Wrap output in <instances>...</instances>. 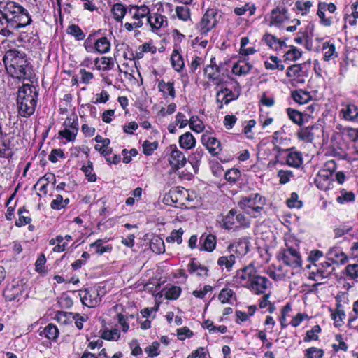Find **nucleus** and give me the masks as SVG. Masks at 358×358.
<instances>
[{
  "instance_id": "obj_31",
  "label": "nucleus",
  "mask_w": 358,
  "mask_h": 358,
  "mask_svg": "<svg viewBox=\"0 0 358 358\" xmlns=\"http://www.w3.org/2000/svg\"><path fill=\"white\" fill-rule=\"evenodd\" d=\"M292 97L294 101L299 104H304L308 102L312 96L308 92L303 90H295L292 92Z\"/></svg>"
},
{
  "instance_id": "obj_53",
  "label": "nucleus",
  "mask_w": 358,
  "mask_h": 358,
  "mask_svg": "<svg viewBox=\"0 0 358 358\" xmlns=\"http://www.w3.org/2000/svg\"><path fill=\"white\" fill-rule=\"evenodd\" d=\"M176 12L179 19L187 21L190 17V10L187 6H177Z\"/></svg>"
},
{
  "instance_id": "obj_11",
  "label": "nucleus",
  "mask_w": 358,
  "mask_h": 358,
  "mask_svg": "<svg viewBox=\"0 0 358 358\" xmlns=\"http://www.w3.org/2000/svg\"><path fill=\"white\" fill-rule=\"evenodd\" d=\"M271 284V283L270 282L269 280L264 276L260 275L256 269L255 275L252 278V280L250 282L248 289L255 292L256 294H261L265 292V291L268 287V285Z\"/></svg>"
},
{
  "instance_id": "obj_36",
  "label": "nucleus",
  "mask_w": 358,
  "mask_h": 358,
  "mask_svg": "<svg viewBox=\"0 0 358 358\" xmlns=\"http://www.w3.org/2000/svg\"><path fill=\"white\" fill-rule=\"evenodd\" d=\"M188 271L190 273H196L198 276L206 277L208 275V269L204 266L195 262L194 260L188 265Z\"/></svg>"
},
{
  "instance_id": "obj_5",
  "label": "nucleus",
  "mask_w": 358,
  "mask_h": 358,
  "mask_svg": "<svg viewBox=\"0 0 358 358\" xmlns=\"http://www.w3.org/2000/svg\"><path fill=\"white\" fill-rule=\"evenodd\" d=\"M278 258L292 268H301L302 266V259L298 247H293L287 243L286 248L278 253Z\"/></svg>"
},
{
  "instance_id": "obj_50",
  "label": "nucleus",
  "mask_w": 358,
  "mask_h": 358,
  "mask_svg": "<svg viewBox=\"0 0 358 358\" xmlns=\"http://www.w3.org/2000/svg\"><path fill=\"white\" fill-rule=\"evenodd\" d=\"M241 171L238 169H231L224 175L225 179L229 182H235L241 178Z\"/></svg>"
},
{
  "instance_id": "obj_27",
  "label": "nucleus",
  "mask_w": 358,
  "mask_h": 358,
  "mask_svg": "<svg viewBox=\"0 0 358 358\" xmlns=\"http://www.w3.org/2000/svg\"><path fill=\"white\" fill-rule=\"evenodd\" d=\"M322 50L324 52V60L326 62H329L338 57L335 45L330 43V41L324 43Z\"/></svg>"
},
{
  "instance_id": "obj_25",
  "label": "nucleus",
  "mask_w": 358,
  "mask_h": 358,
  "mask_svg": "<svg viewBox=\"0 0 358 358\" xmlns=\"http://www.w3.org/2000/svg\"><path fill=\"white\" fill-rule=\"evenodd\" d=\"M179 144L182 148L189 150L195 146L196 139L192 133L187 131L180 136Z\"/></svg>"
},
{
  "instance_id": "obj_29",
  "label": "nucleus",
  "mask_w": 358,
  "mask_h": 358,
  "mask_svg": "<svg viewBox=\"0 0 358 358\" xmlns=\"http://www.w3.org/2000/svg\"><path fill=\"white\" fill-rule=\"evenodd\" d=\"M287 164L289 166L299 168L303 163L302 155L299 152H290L286 159Z\"/></svg>"
},
{
  "instance_id": "obj_15",
  "label": "nucleus",
  "mask_w": 358,
  "mask_h": 358,
  "mask_svg": "<svg viewBox=\"0 0 358 358\" xmlns=\"http://www.w3.org/2000/svg\"><path fill=\"white\" fill-rule=\"evenodd\" d=\"M201 143L213 156L218 155L222 150L220 142L215 137L210 136L208 131L202 135Z\"/></svg>"
},
{
  "instance_id": "obj_64",
  "label": "nucleus",
  "mask_w": 358,
  "mask_h": 358,
  "mask_svg": "<svg viewBox=\"0 0 358 358\" xmlns=\"http://www.w3.org/2000/svg\"><path fill=\"white\" fill-rule=\"evenodd\" d=\"M286 59L290 60H296L301 56V52L295 47H292L289 50H288L285 55Z\"/></svg>"
},
{
  "instance_id": "obj_56",
  "label": "nucleus",
  "mask_w": 358,
  "mask_h": 358,
  "mask_svg": "<svg viewBox=\"0 0 358 358\" xmlns=\"http://www.w3.org/2000/svg\"><path fill=\"white\" fill-rule=\"evenodd\" d=\"M287 204L289 208H300L302 207V202L299 200V196L296 192H292L289 199L287 201Z\"/></svg>"
},
{
  "instance_id": "obj_32",
  "label": "nucleus",
  "mask_w": 358,
  "mask_h": 358,
  "mask_svg": "<svg viewBox=\"0 0 358 358\" xmlns=\"http://www.w3.org/2000/svg\"><path fill=\"white\" fill-rule=\"evenodd\" d=\"M158 88L159 90L164 94V97H166V95L170 96L172 99L176 97L173 83H166L164 80H162L158 83Z\"/></svg>"
},
{
  "instance_id": "obj_18",
  "label": "nucleus",
  "mask_w": 358,
  "mask_h": 358,
  "mask_svg": "<svg viewBox=\"0 0 358 358\" xmlns=\"http://www.w3.org/2000/svg\"><path fill=\"white\" fill-rule=\"evenodd\" d=\"M94 140L96 142V145L94 147L96 150L103 155L106 157V159L111 164V158L108 157L111 152V150L109 148L110 140L108 138H103L101 135H97Z\"/></svg>"
},
{
  "instance_id": "obj_16",
  "label": "nucleus",
  "mask_w": 358,
  "mask_h": 358,
  "mask_svg": "<svg viewBox=\"0 0 358 358\" xmlns=\"http://www.w3.org/2000/svg\"><path fill=\"white\" fill-rule=\"evenodd\" d=\"M288 19V9L285 6H278L271 13L270 25L280 27Z\"/></svg>"
},
{
  "instance_id": "obj_37",
  "label": "nucleus",
  "mask_w": 358,
  "mask_h": 358,
  "mask_svg": "<svg viewBox=\"0 0 358 358\" xmlns=\"http://www.w3.org/2000/svg\"><path fill=\"white\" fill-rule=\"evenodd\" d=\"M13 155V148L10 147L9 138H4L0 142V156L4 158H10Z\"/></svg>"
},
{
  "instance_id": "obj_43",
  "label": "nucleus",
  "mask_w": 358,
  "mask_h": 358,
  "mask_svg": "<svg viewBox=\"0 0 358 358\" xmlns=\"http://www.w3.org/2000/svg\"><path fill=\"white\" fill-rule=\"evenodd\" d=\"M355 196L352 192H348L343 189L340 192V195L336 198L338 203L343 204L347 202L355 201Z\"/></svg>"
},
{
  "instance_id": "obj_62",
  "label": "nucleus",
  "mask_w": 358,
  "mask_h": 358,
  "mask_svg": "<svg viewBox=\"0 0 358 358\" xmlns=\"http://www.w3.org/2000/svg\"><path fill=\"white\" fill-rule=\"evenodd\" d=\"M293 172L291 171H285V170H280L278 172V176L280 178V184H286L287 183L291 177H293Z\"/></svg>"
},
{
  "instance_id": "obj_23",
  "label": "nucleus",
  "mask_w": 358,
  "mask_h": 358,
  "mask_svg": "<svg viewBox=\"0 0 358 358\" xmlns=\"http://www.w3.org/2000/svg\"><path fill=\"white\" fill-rule=\"evenodd\" d=\"M129 12L133 13L132 18L134 20H141L145 17L148 18V16L150 15V9L145 5L133 6L129 8Z\"/></svg>"
},
{
  "instance_id": "obj_28",
  "label": "nucleus",
  "mask_w": 358,
  "mask_h": 358,
  "mask_svg": "<svg viewBox=\"0 0 358 358\" xmlns=\"http://www.w3.org/2000/svg\"><path fill=\"white\" fill-rule=\"evenodd\" d=\"M345 120L352 121L358 117V108L354 104H348L341 110Z\"/></svg>"
},
{
  "instance_id": "obj_42",
  "label": "nucleus",
  "mask_w": 358,
  "mask_h": 358,
  "mask_svg": "<svg viewBox=\"0 0 358 358\" xmlns=\"http://www.w3.org/2000/svg\"><path fill=\"white\" fill-rule=\"evenodd\" d=\"M21 290L18 287L12 286L3 292V296L7 301L18 300L17 298Z\"/></svg>"
},
{
  "instance_id": "obj_54",
  "label": "nucleus",
  "mask_w": 358,
  "mask_h": 358,
  "mask_svg": "<svg viewBox=\"0 0 358 358\" xmlns=\"http://www.w3.org/2000/svg\"><path fill=\"white\" fill-rule=\"evenodd\" d=\"M157 147L158 143L157 141L150 142L149 141H145L143 143V153L147 156L151 155L157 150Z\"/></svg>"
},
{
  "instance_id": "obj_49",
  "label": "nucleus",
  "mask_w": 358,
  "mask_h": 358,
  "mask_svg": "<svg viewBox=\"0 0 358 358\" xmlns=\"http://www.w3.org/2000/svg\"><path fill=\"white\" fill-rule=\"evenodd\" d=\"M184 233V231L182 228L179 229H174L171 231L169 236L166 238V241L168 243H173L177 242L178 244H180L182 242V236Z\"/></svg>"
},
{
  "instance_id": "obj_24",
  "label": "nucleus",
  "mask_w": 358,
  "mask_h": 358,
  "mask_svg": "<svg viewBox=\"0 0 358 358\" xmlns=\"http://www.w3.org/2000/svg\"><path fill=\"white\" fill-rule=\"evenodd\" d=\"M148 22L152 29H159L164 26V23L167 24L166 17L157 13L148 16Z\"/></svg>"
},
{
  "instance_id": "obj_48",
  "label": "nucleus",
  "mask_w": 358,
  "mask_h": 358,
  "mask_svg": "<svg viewBox=\"0 0 358 358\" xmlns=\"http://www.w3.org/2000/svg\"><path fill=\"white\" fill-rule=\"evenodd\" d=\"M287 76L289 78H297L302 76L301 64H294L287 69Z\"/></svg>"
},
{
  "instance_id": "obj_46",
  "label": "nucleus",
  "mask_w": 358,
  "mask_h": 358,
  "mask_svg": "<svg viewBox=\"0 0 358 358\" xmlns=\"http://www.w3.org/2000/svg\"><path fill=\"white\" fill-rule=\"evenodd\" d=\"M321 332V328L319 325H315L310 330L306 331V336L303 338L305 342H310L311 341L318 340L317 334Z\"/></svg>"
},
{
  "instance_id": "obj_21",
  "label": "nucleus",
  "mask_w": 358,
  "mask_h": 358,
  "mask_svg": "<svg viewBox=\"0 0 358 358\" xmlns=\"http://www.w3.org/2000/svg\"><path fill=\"white\" fill-rule=\"evenodd\" d=\"M331 176L329 172L326 171H320L315 178V183L316 186L322 190L329 189Z\"/></svg>"
},
{
  "instance_id": "obj_34",
  "label": "nucleus",
  "mask_w": 358,
  "mask_h": 358,
  "mask_svg": "<svg viewBox=\"0 0 358 358\" xmlns=\"http://www.w3.org/2000/svg\"><path fill=\"white\" fill-rule=\"evenodd\" d=\"M150 249L156 254H162L165 251L164 240L158 236H154L150 243Z\"/></svg>"
},
{
  "instance_id": "obj_4",
  "label": "nucleus",
  "mask_w": 358,
  "mask_h": 358,
  "mask_svg": "<svg viewBox=\"0 0 358 358\" xmlns=\"http://www.w3.org/2000/svg\"><path fill=\"white\" fill-rule=\"evenodd\" d=\"M266 199L258 193H251L248 196L241 197L238 202V206L248 215L254 217H257L266 205Z\"/></svg>"
},
{
  "instance_id": "obj_6",
  "label": "nucleus",
  "mask_w": 358,
  "mask_h": 358,
  "mask_svg": "<svg viewBox=\"0 0 358 358\" xmlns=\"http://www.w3.org/2000/svg\"><path fill=\"white\" fill-rule=\"evenodd\" d=\"M221 15L215 9H208L203 15L196 28L202 35H206L209 31L215 27Z\"/></svg>"
},
{
  "instance_id": "obj_55",
  "label": "nucleus",
  "mask_w": 358,
  "mask_h": 358,
  "mask_svg": "<svg viewBox=\"0 0 358 358\" xmlns=\"http://www.w3.org/2000/svg\"><path fill=\"white\" fill-rule=\"evenodd\" d=\"M322 349L311 347L306 350V356L307 358H322L324 355Z\"/></svg>"
},
{
  "instance_id": "obj_2",
  "label": "nucleus",
  "mask_w": 358,
  "mask_h": 358,
  "mask_svg": "<svg viewBox=\"0 0 358 358\" xmlns=\"http://www.w3.org/2000/svg\"><path fill=\"white\" fill-rule=\"evenodd\" d=\"M3 61L14 82L28 78L29 64L22 53L16 50H10L4 55Z\"/></svg>"
},
{
  "instance_id": "obj_12",
  "label": "nucleus",
  "mask_w": 358,
  "mask_h": 358,
  "mask_svg": "<svg viewBox=\"0 0 358 358\" xmlns=\"http://www.w3.org/2000/svg\"><path fill=\"white\" fill-rule=\"evenodd\" d=\"M255 271L256 268L252 264L238 271L236 275L234 276L235 282L248 289Z\"/></svg>"
},
{
  "instance_id": "obj_52",
  "label": "nucleus",
  "mask_w": 358,
  "mask_h": 358,
  "mask_svg": "<svg viewBox=\"0 0 358 358\" xmlns=\"http://www.w3.org/2000/svg\"><path fill=\"white\" fill-rule=\"evenodd\" d=\"M181 293V289L178 286H171L165 292V297L168 299H177Z\"/></svg>"
},
{
  "instance_id": "obj_7",
  "label": "nucleus",
  "mask_w": 358,
  "mask_h": 358,
  "mask_svg": "<svg viewBox=\"0 0 358 358\" xmlns=\"http://www.w3.org/2000/svg\"><path fill=\"white\" fill-rule=\"evenodd\" d=\"M248 224L245 215L235 209L230 210L222 220V227L225 229L248 227Z\"/></svg>"
},
{
  "instance_id": "obj_30",
  "label": "nucleus",
  "mask_w": 358,
  "mask_h": 358,
  "mask_svg": "<svg viewBox=\"0 0 358 358\" xmlns=\"http://www.w3.org/2000/svg\"><path fill=\"white\" fill-rule=\"evenodd\" d=\"M236 262V257L234 254H229L220 257L217 260V265L221 268L224 267L227 271H231Z\"/></svg>"
},
{
  "instance_id": "obj_61",
  "label": "nucleus",
  "mask_w": 358,
  "mask_h": 358,
  "mask_svg": "<svg viewBox=\"0 0 358 358\" xmlns=\"http://www.w3.org/2000/svg\"><path fill=\"white\" fill-rule=\"evenodd\" d=\"M159 347V343L155 341L152 345L145 348V352L148 354V357H154L159 355L158 349Z\"/></svg>"
},
{
  "instance_id": "obj_9",
  "label": "nucleus",
  "mask_w": 358,
  "mask_h": 358,
  "mask_svg": "<svg viewBox=\"0 0 358 358\" xmlns=\"http://www.w3.org/2000/svg\"><path fill=\"white\" fill-rule=\"evenodd\" d=\"M322 131L318 124H310L308 126H300L296 135L299 140L306 143H313L316 136H319Z\"/></svg>"
},
{
  "instance_id": "obj_13",
  "label": "nucleus",
  "mask_w": 358,
  "mask_h": 358,
  "mask_svg": "<svg viewBox=\"0 0 358 358\" xmlns=\"http://www.w3.org/2000/svg\"><path fill=\"white\" fill-rule=\"evenodd\" d=\"M336 10V6L334 3H327L326 2H320L317 5V15L320 18V23L324 27H330L332 24V17H327L325 16V11L330 13H334Z\"/></svg>"
},
{
  "instance_id": "obj_51",
  "label": "nucleus",
  "mask_w": 358,
  "mask_h": 358,
  "mask_svg": "<svg viewBox=\"0 0 358 358\" xmlns=\"http://www.w3.org/2000/svg\"><path fill=\"white\" fill-rule=\"evenodd\" d=\"M68 33L73 36L78 41L84 39L85 36L81 29L76 24H71L68 27Z\"/></svg>"
},
{
  "instance_id": "obj_14",
  "label": "nucleus",
  "mask_w": 358,
  "mask_h": 358,
  "mask_svg": "<svg viewBox=\"0 0 358 358\" xmlns=\"http://www.w3.org/2000/svg\"><path fill=\"white\" fill-rule=\"evenodd\" d=\"M169 148L171 150V155L169 158L170 165L175 170L183 167L186 164V157L184 153L180 151L176 145H170Z\"/></svg>"
},
{
  "instance_id": "obj_17",
  "label": "nucleus",
  "mask_w": 358,
  "mask_h": 358,
  "mask_svg": "<svg viewBox=\"0 0 358 358\" xmlns=\"http://www.w3.org/2000/svg\"><path fill=\"white\" fill-rule=\"evenodd\" d=\"M315 266H317L316 271L312 272V275L315 276L314 280L315 281L329 278L335 270L331 263L328 262H321L318 265H315Z\"/></svg>"
},
{
  "instance_id": "obj_47",
  "label": "nucleus",
  "mask_w": 358,
  "mask_h": 358,
  "mask_svg": "<svg viewBox=\"0 0 358 358\" xmlns=\"http://www.w3.org/2000/svg\"><path fill=\"white\" fill-rule=\"evenodd\" d=\"M234 294V292L232 289L229 288H224L220 291L218 295V299L222 303H231V299Z\"/></svg>"
},
{
  "instance_id": "obj_45",
  "label": "nucleus",
  "mask_w": 358,
  "mask_h": 358,
  "mask_svg": "<svg viewBox=\"0 0 358 358\" xmlns=\"http://www.w3.org/2000/svg\"><path fill=\"white\" fill-rule=\"evenodd\" d=\"M127 13V8L121 3L113 4V17L121 21Z\"/></svg>"
},
{
  "instance_id": "obj_3",
  "label": "nucleus",
  "mask_w": 358,
  "mask_h": 358,
  "mask_svg": "<svg viewBox=\"0 0 358 358\" xmlns=\"http://www.w3.org/2000/svg\"><path fill=\"white\" fill-rule=\"evenodd\" d=\"M37 98L38 92L36 87L29 84H24L19 87L17 101L20 115L29 117L34 113Z\"/></svg>"
},
{
  "instance_id": "obj_26",
  "label": "nucleus",
  "mask_w": 358,
  "mask_h": 358,
  "mask_svg": "<svg viewBox=\"0 0 358 358\" xmlns=\"http://www.w3.org/2000/svg\"><path fill=\"white\" fill-rule=\"evenodd\" d=\"M328 255L329 256V259H331L333 263L344 264L348 260V256L343 252L336 248L331 249L328 252Z\"/></svg>"
},
{
  "instance_id": "obj_60",
  "label": "nucleus",
  "mask_w": 358,
  "mask_h": 358,
  "mask_svg": "<svg viewBox=\"0 0 358 358\" xmlns=\"http://www.w3.org/2000/svg\"><path fill=\"white\" fill-rule=\"evenodd\" d=\"M64 125L66 128H69L70 129L75 130V131H78V117L76 115H73V117H67L64 122Z\"/></svg>"
},
{
  "instance_id": "obj_58",
  "label": "nucleus",
  "mask_w": 358,
  "mask_h": 358,
  "mask_svg": "<svg viewBox=\"0 0 358 358\" xmlns=\"http://www.w3.org/2000/svg\"><path fill=\"white\" fill-rule=\"evenodd\" d=\"M295 6L298 10L301 12L302 15H305L309 12L310 8L313 6V3L310 1L305 2L297 1L295 3Z\"/></svg>"
},
{
  "instance_id": "obj_33",
  "label": "nucleus",
  "mask_w": 358,
  "mask_h": 358,
  "mask_svg": "<svg viewBox=\"0 0 358 358\" xmlns=\"http://www.w3.org/2000/svg\"><path fill=\"white\" fill-rule=\"evenodd\" d=\"M59 331L56 325L50 323L48 324L40 332L41 336H44L50 340H56L59 336Z\"/></svg>"
},
{
  "instance_id": "obj_59",
  "label": "nucleus",
  "mask_w": 358,
  "mask_h": 358,
  "mask_svg": "<svg viewBox=\"0 0 358 358\" xmlns=\"http://www.w3.org/2000/svg\"><path fill=\"white\" fill-rule=\"evenodd\" d=\"M345 273L351 279L358 278V264H348L345 267Z\"/></svg>"
},
{
  "instance_id": "obj_10",
  "label": "nucleus",
  "mask_w": 358,
  "mask_h": 358,
  "mask_svg": "<svg viewBox=\"0 0 358 358\" xmlns=\"http://www.w3.org/2000/svg\"><path fill=\"white\" fill-rule=\"evenodd\" d=\"M79 296L83 305L92 308L101 301L100 293L94 287L80 290Z\"/></svg>"
},
{
  "instance_id": "obj_40",
  "label": "nucleus",
  "mask_w": 358,
  "mask_h": 358,
  "mask_svg": "<svg viewBox=\"0 0 358 358\" xmlns=\"http://www.w3.org/2000/svg\"><path fill=\"white\" fill-rule=\"evenodd\" d=\"M287 113L289 116V118L295 124L301 126L304 122L302 113L299 112L298 110L292 109L291 108H288L287 109Z\"/></svg>"
},
{
  "instance_id": "obj_19",
  "label": "nucleus",
  "mask_w": 358,
  "mask_h": 358,
  "mask_svg": "<svg viewBox=\"0 0 358 358\" xmlns=\"http://www.w3.org/2000/svg\"><path fill=\"white\" fill-rule=\"evenodd\" d=\"M250 242L248 238H243L238 240L237 242L231 243L227 247L229 252H234L238 257L245 255L249 251Z\"/></svg>"
},
{
  "instance_id": "obj_8",
  "label": "nucleus",
  "mask_w": 358,
  "mask_h": 358,
  "mask_svg": "<svg viewBox=\"0 0 358 358\" xmlns=\"http://www.w3.org/2000/svg\"><path fill=\"white\" fill-rule=\"evenodd\" d=\"M189 194L187 190H180L178 188L171 189L164 196L166 204L172 205L176 208H182L188 199Z\"/></svg>"
},
{
  "instance_id": "obj_22",
  "label": "nucleus",
  "mask_w": 358,
  "mask_h": 358,
  "mask_svg": "<svg viewBox=\"0 0 358 358\" xmlns=\"http://www.w3.org/2000/svg\"><path fill=\"white\" fill-rule=\"evenodd\" d=\"M199 243L203 250L208 252H212L215 248L217 238L215 235L213 234H203L200 237Z\"/></svg>"
},
{
  "instance_id": "obj_41",
  "label": "nucleus",
  "mask_w": 358,
  "mask_h": 358,
  "mask_svg": "<svg viewBox=\"0 0 358 358\" xmlns=\"http://www.w3.org/2000/svg\"><path fill=\"white\" fill-rule=\"evenodd\" d=\"M188 124L190 129L195 132L200 133L204 129V124L198 116H192Z\"/></svg>"
},
{
  "instance_id": "obj_39",
  "label": "nucleus",
  "mask_w": 358,
  "mask_h": 358,
  "mask_svg": "<svg viewBox=\"0 0 358 358\" xmlns=\"http://www.w3.org/2000/svg\"><path fill=\"white\" fill-rule=\"evenodd\" d=\"M264 66L266 69H278L283 71L285 66L281 64L280 59L276 56H271L268 61L264 62Z\"/></svg>"
},
{
  "instance_id": "obj_35",
  "label": "nucleus",
  "mask_w": 358,
  "mask_h": 358,
  "mask_svg": "<svg viewBox=\"0 0 358 358\" xmlns=\"http://www.w3.org/2000/svg\"><path fill=\"white\" fill-rule=\"evenodd\" d=\"M251 69L252 65L248 62L239 61L234 65L232 72L237 76H243L248 73Z\"/></svg>"
},
{
  "instance_id": "obj_1",
  "label": "nucleus",
  "mask_w": 358,
  "mask_h": 358,
  "mask_svg": "<svg viewBox=\"0 0 358 358\" xmlns=\"http://www.w3.org/2000/svg\"><path fill=\"white\" fill-rule=\"evenodd\" d=\"M29 12L18 3L0 0V34L9 37L13 31L31 24Z\"/></svg>"
},
{
  "instance_id": "obj_20",
  "label": "nucleus",
  "mask_w": 358,
  "mask_h": 358,
  "mask_svg": "<svg viewBox=\"0 0 358 358\" xmlns=\"http://www.w3.org/2000/svg\"><path fill=\"white\" fill-rule=\"evenodd\" d=\"M262 41L265 43L271 49L278 50L286 47L285 40L278 38L275 36L270 34L265 33L262 37Z\"/></svg>"
},
{
  "instance_id": "obj_57",
  "label": "nucleus",
  "mask_w": 358,
  "mask_h": 358,
  "mask_svg": "<svg viewBox=\"0 0 358 358\" xmlns=\"http://www.w3.org/2000/svg\"><path fill=\"white\" fill-rule=\"evenodd\" d=\"M111 58L106 57H101V58H97L95 61L96 66L99 69L107 70L110 69V66L111 64Z\"/></svg>"
},
{
  "instance_id": "obj_38",
  "label": "nucleus",
  "mask_w": 358,
  "mask_h": 358,
  "mask_svg": "<svg viewBox=\"0 0 358 358\" xmlns=\"http://www.w3.org/2000/svg\"><path fill=\"white\" fill-rule=\"evenodd\" d=\"M171 60L172 66L176 71L180 72L183 69L185 63L181 55L179 54L178 50H173Z\"/></svg>"
},
{
  "instance_id": "obj_63",
  "label": "nucleus",
  "mask_w": 358,
  "mask_h": 358,
  "mask_svg": "<svg viewBox=\"0 0 358 358\" xmlns=\"http://www.w3.org/2000/svg\"><path fill=\"white\" fill-rule=\"evenodd\" d=\"M306 313H299L294 316L290 322V324L294 327H298L303 320L308 319Z\"/></svg>"
},
{
  "instance_id": "obj_44",
  "label": "nucleus",
  "mask_w": 358,
  "mask_h": 358,
  "mask_svg": "<svg viewBox=\"0 0 358 358\" xmlns=\"http://www.w3.org/2000/svg\"><path fill=\"white\" fill-rule=\"evenodd\" d=\"M110 43L106 37H101L98 39L95 43L96 50L101 52L104 53L110 50Z\"/></svg>"
}]
</instances>
